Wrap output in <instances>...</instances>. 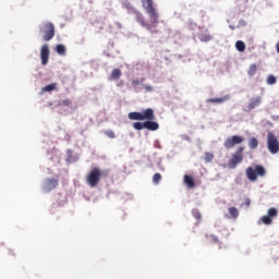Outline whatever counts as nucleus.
Listing matches in <instances>:
<instances>
[{
	"instance_id": "1",
	"label": "nucleus",
	"mask_w": 279,
	"mask_h": 279,
	"mask_svg": "<svg viewBox=\"0 0 279 279\" xmlns=\"http://www.w3.org/2000/svg\"><path fill=\"white\" fill-rule=\"evenodd\" d=\"M142 5L145 12L148 14L150 22L145 21V15L141 12H135V19L142 27H145L150 34H158V23H160V13L156 9L154 0H142Z\"/></svg>"
},
{
	"instance_id": "2",
	"label": "nucleus",
	"mask_w": 279,
	"mask_h": 279,
	"mask_svg": "<svg viewBox=\"0 0 279 279\" xmlns=\"http://www.w3.org/2000/svg\"><path fill=\"white\" fill-rule=\"evenodd\" d=\"M129 119L131 121H145L144 126L145 130H149V132H156L160 125L158 122H155L154 119H156V116L154 114V109L147 108L146 110L142 112H130Z\"/></svg>"
},
{
	"instance_id": "3",
	"label": "nucleus",
	"mask_w": 279,
	"mask_h": 279,
	"mask_svg": "<svg viewBox=\"0 0 279 279\" xmlns=\"http://www.w3.org/2000/svg\"><path fill=\"white\" fill-rule=\"evenodd\" d=\"M267 170L264 166L257 165L255 167H248L245 170V174L250 182H256L258 178H265Z\"/></svg>"
},
{
	"instance_id": "4",
	"label": "nucleus",
	"mask_w": 279,
	"mask_h": 279,
	"mask_svg": "<svg viewBox=\"0 0 279 279\" xmlns=\"http://www.w3.org/2000/svg\"><path fill=\"white\" fill-rule=\"evenodd\" d=\"M243 151H245V148L240 146L236 151L231 155V159L227 165L229 169H236V167L243 162Z\"/></svg>"
},
{
	"instance_id": "5",
	"label": "nucleus",
	"mask_w": 279,
	"mask_h": 279,
	"mask_svg": "<svg viewBox=\"0 0 279 279\" xmlns=\"http://www.w3.org/2000/svg\"><path fill=\"white\" fill-rule=\"evenodd\" d=\"M104 174V171L99 168H93L88 175H87V184L92 186V189H95L97 184H99V181L101 180V175Z\"/></svg>"
},
{
	"instance_id": "6",
	"label": "nucleus",
	"mask_w": 279,
	"mask_h": 279,
	"mask_svg": "<svg viewBox=\"0 0 279 279\" xmlns=\"http://www.w3.org/2000/svg\"><path fill=\"white\" fill-rule=\"evenodd\" d=\"M44 34V40L46 43H49V40H52V38L56 36V26H53V23L47 22L44 25V28L41 29Z\"/></svg>"
},
{
	"instance_id": "7",
	"label": "nucleus",
	"mask_w": 279,
	"mask_h": 279,
	"mask_svg": "<svg viewBox=\"0 0 279 279\" xmlns=\"http://www.w3.org/2000/svg\"><path fill=\"white\" fill-rule=\"evenodd\" d=\"M267 147L268 151L270 154H278L279 151V143H278V137L274 133H268L267 135Z\"/></svg>"
},
{
	"instance_id": "8",
	"label": "nucleus",
	"mask_w": 279,
	"mask_h": 279,
	"mask_svg": "<svg viewBox=\"0 0 279 279\" xmlns=\"http://www.w3.org/2000/svg\"><path fill=\"white\" fill-rule=\"evenodd\" d=\"M243 141H245V138L243 136L233 135V136L228 137L225 141L223 147L226 149H234V147H236V145H241V143H243Z\"/></svg>"
},
{
	"instance_id": "9",
	"label": "nucleus",
	"mask_w": 279,
	"mask_h": 279,
	"mask_svg": "<svg viewBox=\"0 0 279 279\" xmlns=\"http://www.w3.org/2000/svg\"><path fill=\"white\" fill-rule=\"evenodd\" d=\"M272 217H278V209H276L275 207H271L268 209V214L266 216H263L260 218L262 223H264L265 226H271L272 223Z\"/></svg>"
},
{
	"instance_id": "10",
	"label": "nucleus",
	"mask_w": 279,
	"mask_h": 279,
	"mask_svg": "<svg viewBox=\"0 0 279 279\" xmlns=\"http://www.w3.org/2000/svg\"><path fill=\"white\" fill-rule=\"evenodd\" d=\"M41 64L45 66L49 62V45L45 44L40 49Z\"/></svg>"
},
{
	"instance_id": "11",
	"label": "nucleus",
	"mask_w": 279,
	"mask_h": 279,
	"mask_svg": "<svg viewBox=\"0 0 279 279\" xmlns=\"http://www.w3.org/2000/svg\"><path fill=\"white\" fill-rule=\"evenodd\" d=\"M58 179H46L44 183V191H46V193H49L50 191H53V189H58Z\"/></svg>"
},
{
	"instance_id": "12",
	"label": "nucleus",
	"mask_w": 279,
	"mask_h": 279,
	"mask_svg": "<svg viewBox=\"0 0 279 279\" xmlns=\"http://www.w3.org/2000/svg\"><path fill=\"white\" fill-rule=\"evenodd\" d=\"M263 102V99L260 97H255L253 98L248 106H247V112H252V110H254V108H258V106Z\"/></svg>"
},
{
	"instance_id": "13",
	"label": "nucleus",
	"mask_w": 279,
	"mask_h": 279,
	"mask_svg": "<svg viewBox=\"0 0 279 279\" xmlns=\"http://www.w3.org/2000/svg\"><path fill=\"white\" fill-rule=\"evenodd\" d=\"M229 215H226L227 219H238L239 218V209L236 207H229Z\"/></svg>"
},
{
	"instance_id": "14",
	"label": "nucleus",
	"mask_w": 279,
	"mask_h": 279,
	"mask_svg": "<svg viewBox=\"0 0 279 279\" xmlns=\"http://www.w3.org/2000/svg\"><path fill=\"white\" fill-rule=\"evenodd\" d=\"M230 99L229 96L220 97V98H208L207 104H223Z\"/></svg>"
},
{
	"instance_id": "15",
	"label": "nucleus",
	"mask_w": 279,
	"mask_h": 279,
	"mask_svg": "<svg viewBox=\"0 0 279 279\" xmlns=\"http://www.w3.org/2000/svg\"><path fill=\"white\" fill-rule=\"evenodd\" d=\"M184 183L186 184L187 189H193L195 186V180L189 174L184 175Z\"/></svg>"
},
{
	"instance_id": "16",
	"label": "nucleus",
	"mask_w": 279,
	"mask_h": 279,
	"mask_svg": "<svg viewBox=\"0 0 279 279\" xmlns=\"http://www.w3.org/2000/svg\"><path fill=\"white\" fill-rule=\"evenodd\" d=\"M256 71H258V66L255 63L251 64L247 71L248 77H254V75H256Z\"/></svg>"
},
{
	"instance_id": "17",
	"label": "nucleus",
	"mask_w": 279,
	"mask_h": 279,
	"mask_svg": "<svg viewBox=\"0 0 279 279\" xmlns=\"http://www.w3.org/2000/svg\"><path fill=\"white\" fill-rule=\"evenodd\" d=\"M121 75H122V73H121V70H119V69H114L112 72H111V75H110V77H109V80H120L121 78Z\"/></svg>"
},
{
	"instance_id": "18",
	"label": "nucleus",
	"mask_w": 279,
	"mask_h": 279,
	"mask_svg": "<svg viewBox=\"0 0 279 279\" xmlns=\"http://www.w3.org/2000/svg\"><path fill=\"white\" fill-rule=\"evenodd\" d=\"M56 51L57 53H59V56H64V53H66V48L64 47V45L58 44L56 47Z\"/></svg>"
},
{
	"instance_id": "19",
	"label": "nucleus",
	"mask_w": 279,
	"mask_h": 279,
	"mask_svg": "<svg viewBox=\"0 0 279 279\" xmlns=\"http://www.w3.org/2000/svg\"><path fill=\"white\" fill-rule=\"evenodd\" d=\"M248 147L251 149H256L258 147V140L256 137H252L250 141H248Z\"/></svg>"
},
{
	"instance_id": "20",
	"label": "nucleus",
	"mask_w": 279,
	"mask_h": 279,
	"mask_svg": "<svg viewBox=\"0 0 279 279\" xmlns=\"http://www.w3.org/2000/svg\"><path fill=\"white\" fill-rule=\"evenodd\" d=\"M235 49L241 52L245 51V43H243L242 40H238L235 43Z\"/></svg>"
},
{
	"instance_id": "21",
	"label": "nucleus",
	"mask_w": 279,
	"mask_h": 279,
	"mask_svg": "<svg viewBox=\"0 0 279 279\" xmlns=\"http://www.w3.org/2000/svg\"><path fill=\"white\" fill-rule=\"evenodd\" d=\"M56 86H58V84L51 83V84L45 86V87L43 88V90H44L45 93H51V90H56Z\"/></svg>"
},
{
	"instance_id": "22",
	"label": "nucleus",
	"mask_w": 279,
	"mask_h": 279,
	"mask_svg": "<svg viewBox=\"0 0 279 279\" xmlns=\"http://www.w3.org/2000/svg\"><path fill=\"white\" fill-rule=\"evenodd\" d=\"M133 128H134V130H138V131L145 130V122L144 123L143 122H134Z\"/></svg>"
},
{
	"instance_id": "23",
	"label": "nucleus",
	"mask_w": 279,
	"mask_h": 279,
	"mask_svg": "<svg viewBox=\"0 0 279 279\" xmlns=\"http://www.w3.org/2000/svg\"><path fill=\"white\" fill-rule=\"evenodd\" d=\"M205 162H210L211 160H215V155L213 153H205L204 157Z\"/></svg>"
},
{
	"instance_id": "24",
	"label": "nucleus",
	"mask_w": 279,
	"mask_h": 279,
	"mask_svg": "<svg viewBox=\"0 0 279 279\" xmlns=\"http://www.w3.org/2000/svg\"><path fill=\"white\" fill-rule=\"evenodd\" d=\"M206 239L210 242V243H219V238H217V235L215 234H210V235H206Z\"/></svg>"
},
{
	"instance_id": "25",
	"label": "nucleus",
	"mask_w": 279,
	"mask_h": 279,
	"mask_svg": "<svg viewBox=\"0 0 279 279\" xmlns=\"http://www.w3.org/2000/svg\"><path fill=\"white\" fill-rule=\"evenodd\" d=\"M162 180V175L160 173H155L153 177L154 184H159V182Z\"/></svg>"
},
{
	"instance_id": "26",
	"label": "nucleus",
	"mask_w": 279,
	"mask_h": 279,
	"mask_svg": "<svg viewBox=\"0 0 279 279\" xmlns=\"http://www.w3.org/2000/svg\"><path fill=\"white\" fill-rule=\"evenodd\" d=\"M199 38H201V40H202L203 43H208V41L213 40V36H210V35H204V34H202V35L199 36Z\"/></svg>"
},
{
	"instance_id": "27",
	"label": "nucleus",
	"mask_w": 279,
	"mask_h": 279,
	"mask_svg": "<svg viewBox=\"0 0 279 279\" xmlns=\"http://www.w3.org/2000/svg\"><path fill=\"white\" fill-rule=\"evenodd\" d=\"M276 82H277V80H276V77H275L274 75H268V77H267V84H268L269 86H274V84H276Z\"/></svg>"
},
{
	"instance_id": "28",
	"label": "nucleus",
	"mask_w": 279,
	"mask_h": 279,
	"mask_svg": "<svg viewBox=\"0 0 279 279\" xmlns=\"http://www.w3.org/2000/svg\"><path fill=\"white\" fill-rule=\"evenodd\" d=\"M193 217H195L197 219V221H199L202 219V213H199V210H197V209H194Z\"/></svg>"
},
{
	"instance_id": "29",
	"label": "nucleus",
	"mask_w": 279,
	"mask_h": 279,
	"mask_svg": "<svg viewBox=\"0 0 279 279\" xmlns=\"http://www.w3.org/2000/svg\"><path fill=\"white\" fill-rule=\"evenodd\" d=\"M59 106H64V107L71 106V99L66 98L62 100L61 102H59Z\"/></svg>"
},
{
	"instance_id": "30",
	"label": "nucleus",
	"mask_w": 279,
	"mask_h": 279,
	"mask_svg": "<svg viewBox=\"0 0 279 279\" xmlns=\"http://www.w3.org/2000/svg\"><path fill=\"white\" fill-rule=\"evenodd\" d=\"M143 82H145V78H142V80L135 78L132 81V85L138 86L140 84H143Z\"/></svg>"
},
{
	"instance_id": "31",
	"label": "nucleus",
	"mask_w": 279,
	"mask_h": 279,
	"mask_svg": "<svg viewBox=\"0 0 279 279\" xmlns=\"http://www.w3.org/2000/svg\"><path fill=\"white\" fill-rule=\"evenodd\" d=\"M105 134H106V136H108V138H114L116 137L113 131H106Z\"/></svg>"
},
{
	"instance_id": "32",
	"label": "nucleus",
	"mask_w": 279,
	"mask_h": 279,
	"mask_svg": "<svg viewBox=\"0 0 279 279\" xmlns=\"http://www.w3.org/2000/svg\"><path fill=\"white\" fill-rule=\"evenodd\" d=\"M251 204H252V201H251L250 198H245V201H244V206L250 207Z\"/></svg>"
},
{
	"instance_id": "33",
	"label": "nucleus",
	"mask_w": 279,
	"mask_h": 279,
	"mask_svg": "<svg viewBox=\"0 0 279 279\" xmlns=\"http://www.w3.org/2000/svg\"><path fill=\"white\" fill-rule=\"evenodd\" d=\"M117 27H119V29H121V24L120 23H116Z\"/></svg>"
},
{
	"instance_id": "34",
	"label": "nucleus",
	"mask_w": 279,
	"mask_h": 279,
	"mask_svg": "<svg viewBox=\"0 0 279 279\" xmlns=\"http://www.w3.org/2000/svg\"><path fill=\"white\" fill-rule=\"evenodd\" d=\"M146 90H151V86H146Z\"/></svg>"
},
{
	"instance_id": "35",
	"label": "nucleus",
	"mask_w": 279,
	"mask_h": 279,
	"mask_svg": "<svg viewBox=\"0 0 279 279\" xmlns=\"http://www.w3.org/2000/svg\"><path fill=\"white\" fill-rule=\"evenodd\" d=\"M277 51H278V53H279V44L277 45Z\"/></svg>"
},
{
	"instance_id": "36",
	"label": "nucleus",
	"mask_w": 279,
	"mask_h": 279,
	"mask_svg": "<svg viewBox=\"0 0 279 279\" xmlns=\"http://www.w3.org/2000/svg\"><path fill=\"white\" fill-rule=\"evenodd\" d=\"M230 29H234V26H230Z\"/></svg>"
}]
</instances>
